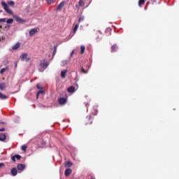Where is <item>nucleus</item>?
<instances>
[{
  "mask_svg": "<svg viewBox=\"0 0 179 179\" xmlns=\"http://www.w3.org/2000/svg\"><path fill=\"white\" fill-rule=\"evenodd\" d=\"M37 89H38V92L36 94V99H38V96H43V94L45 93L44 92V87L41 85V84H37L36 85Z\"/></svg>",
  "mask_w": 179,
  "mask_h": 179,
  "instance_id": "obj_1",
  "label": "nucleus"
},
{
  "mask_svg": "<svg viewBox=\"0 0 179 179\" xmlns=\"http://www.w3.org/2000/svg\"><path fill=\"white\" fill-rule=\"evenodd\" d=\"M1 5H2L4 10H6V12L7 13H9V15H13V11L12 10H10V8H9V6H8L6 2L1 1Z\"/></svg>",
  "mask_w": 179,
  "mask_h": 179,
  "instance_id": "obj_2",
  "label": "nucleus"
},
{
  "mask_svg": "<svg viewBox=\"0 0 179 179\" xmlns=\"http://www.w3.org/2000/svg\"><path fill=\"white\" fill-rule=\"evenodd\" d=\"M25 169H26V165L23 164H19L17 165V170L19 173H23Z\"/></svg>",
  "mask_w": 179,
  "mask_h": 179,
  "instance_id": "obj_3",
  "label": "nucleus"
},
{
  "mask_svg": "<svg viewBox=\"0 0 179 179\" xmlns=\"http://www.w3.org/2000/svg\"><path fill=\"white\" fill-rule=\"evenodd\" d=\"M20 58L21 61H26V62H29V61H30V57H27V53H22Z\"/></svg>",
  "mask_w": 179,
  "mask_h": 179,
  "instance_id": "obj_4",
  "label": "nucleus"
},
{
  "mask_svg": "<svg viewBox=\"0 0 179 179\" xmlns=\"http://www.w3.org/2000/svg\"><path fill=\"white\" fill-rule=\"evenodd\" d=\"M65 1H62L57 7L56 10H62V8H64V6H65Z\"/></svg>",
  "mask_w": 179,
  "mask_h": 179,
  "instance_id": "obj_5",
  "label": "nucleus"
},
{
  "mask_svg": "<svg viewBox=\"0 0 179 179\" xmlns=\"http://www.w3.org/2000/svg\"><path fill=\"white\" fill-rule=\"evenodd\" d=\"M37 31H38V29H37V28L31 29L29 31V36H30L31 37H33V36H34V34H36V33H37Z\"/></svg>",
  "mask_w": 179,
  "mask_h": 179,
  "instance_id": "obj_6",
  "label": "nucleus"
},
{
  "mask_svg": "<svg viewBox=\"0 0 179 179\" xmlns=\"http://www.w3.org/2000/svg\"><path fill=\"white\" fill-rule=\"evenodd\" d=\"M10 173H11V175L13 176V177H15V176H17V173H19V172L17 171V169L13 168L10 171Z\"/></svg>",
  "mask_w": 179,
  "mask_h": 179,
  "instance_id": "obj_7",
  "label": "nucleus"
},
{
  "mask_svg": "<svg viewBox=\"0 0 179 179\" xmlns=\"http://www.w3.org/2000/svg\"><path fill=\"white\" fill-rule=\"evenodd\" d=\"M14 19L17 22V23H24L26 21L23 20L22 17H17V16H14Z\"/></svg>",
  "mask_w": 179,
  "mask_h": 179,
  "instance_id": "obj_8",
  "label": "nucleus"
},
{
  "mask_svg": "<svg viewBox=\"0 0 179 179\" xmlns=\"http://www.w3.org/2000/svg\"><path fill=\"white\" fill-rule=\"evenodd\" d=\"M68 73V70H63L61 71V78L65 79L66 76V73Z\"/></svg>",
  "mask_w": 179,
  "mask_h": 179,
  "instance_id": "obj_9",
  "label": "nucleus"
},
{
  "mask_svg": "<svg viewBox=\"0 0 179 179\" xmlns=\"http://www.w3.org/2000/svg\"><path fill=\"white\" fill-rule=\"evenodd\" d=\"M6 140V134H0V141H1V142H3V141Z\"/></svg>",
  "mask_w": 179,
  "mask_h": 179,
  "instance_id": "obj_10",
  "label": "nucleus"
},
{
  "mask_svg": "<svg viewBox=\"0 0 179 179\" xmlns=\"http://www.w3.org/2000/svg\"><path fill=\"white\" fill-rule=\"evenodd\" d=\"M18 48H20V43H17L15 45H14L13 47H12V50H17Z\"/></svg>",
  "mask_w": 179,
  "mask_h": 179,
  "instance_id": "obj_11",
  "label": "nucleus"
},
{
  "mask_svg": "<svg viewBox=\"0 0 179 179\" xmlns=\"http://www.w3.org/2000/svg\"><path fill=\"white\" fill-rule=\"evenodd\" d=\"M71 173H72V169H67L65 171L64 174H65L66 177H68L69 176L71 175Z\"/></svg>",
  "mask_w": 179,
  "mask_h": 179,
  "instance_id": "obj_12",
  "label": "nucleus"
},
{
  "mask_svg": "<svg viewBox=\"0 0 179 179\" xmlns=\"http://www.w3.org/2000/svg\"><path fill=\"white\" fill-rule=\"evenodd\" d=\"M59 102L60 103V104H65L66 103V99H65V98H60L59 99Z\"/></svg>",
  "mask_w": 179,
  "mask_h": 179,
  "instance_id": "obj_13",
  "label": "nucleus"
},
{
  "mask_svg": "<svg viewBox=\"0 0 179 179\" xmlns=\"http://www.w3.org/2000/svg\"><path fill=\"white\" fill-rule=\"evenodd\" d=\"M67 91L69 93H73L75 92V87L73 86H71L67 89Z\"/></svg>",
  "mask_w": 179,
  "mask_h": 179,
  "instance_id": "obj_14",
  "label": "nucleus"
},
{
  "mask_svg": "<svg viewBox=\"0 0 179 179\" xmlns=\"http://www.w3.org/2000/svg\"><path fill=\"white\" fill-rule=\"evenodd\" d=\"M0 99L1 100H6L8 99V96L6 95H3V94H2V92H0Z\"/></svg>",
  "mask_w": 179,
  "mask_h": 179,
  "instance_id": "obj_15",
  "label": "nucleus"
},
{
  "mask_svg": "<svg viewBox=\"0 0 179 179\" xmlns=\"http://www.w3.org/2000/svg\"><path fill=\"white\" fill-rule=\"evenodd\" d=\"M6 85L4 83H0V90H3L6 88Z\"/></svg>",
  "mask_w": 179,
  "mask_h": 179,
  "instance_id": "obj_16",
  "label": "nucleus"
},
{
  "mask_svg": "<svg viewBox=\"0 0 179 179\" xmlns=\"http://www.w3.org/2000/svg\"><path fill=\"white\" fill-rule=\"evenodd\" d=\"M48 5H52V3H55V0H46Z\"/></svg>",
  "mask_w": 179,
  "mask_h": 179,
  "instance_id": "obj_17",
  "label": "nucleus"
},
{
  "mask_svg": "<svg viewBox=\"0 0 179 179\" xmlns=\"http://www.w3.org/2000/svg\"><path fill=\"white\" fill-rule=\"evenodd\" d=\"M73 164H72V162H66L64 166L65 167L68 168V167H71Z\"/></svg>",
  "mask_w": 179,
  "mask_h": 179,
  "instance_id": "obj_18",
  "label": "nucleus"
},
{
  "mask_svg": "<svg viewBox=\"0 0 179 179\" xmlns=\"http://www.w3.org/2000/svg\"><path fill=\"white\" fill-rule=\"evenodd\" d=\"M6 23L10 24L13 23V19H12V18L8 19L6 21Z\"/></svg>",
  "mask_w": 179,
  "mask_h": 179,
  "instance_id": "obj_19",
  "label": "nucleus"
},
{
  "mask_svg": "<svg viewBox=\"0 0 179 179\" xmlns=\"http://www.w3.org/2000/svg\"><path fill=\"white\" fill-rule=\"evenodd\" d=\"M8 4L10 6H13V5H15V2L13 1H8Z\"/></svg>",
  "mask_w": 179,
  "mask_h": 179,
  "instance_id": "obj_20",
  "label": "nucleus"
},
{
  "mask_svg": "<svg viewBox=\"0 0 179 179\" xmlns=\"http://www.w3.org/2000/svg\"><path fill=\"white\" fill-rule=\"evenodd\" d=\"M85 50V45H82V46H81V52H80V54H84Z\"/></svg>",
  "mask_w": 179,
  "mask_h": 179,
  "instance_id": "obj_21",
  "label": "nucleus"
},
{
  "mask_svg": "<svg viewBox=\"0 0 179 179\" xmlns=\"http://www.w3.org/2000/svg\"><path fill=\"white\" fill-rule=\"evenodd\" d=\"M15 159H17V160H20V159H22V156L19 155H14Z\"/></svg>",
  "mask_w": 179,
  "mask_h": 179,
  "instance_id": "obj_22",
  "label": "nucleus"
},
{
  "mask_svg": "<svg viewBox=\"0 0 179 179\" xmlns=\"http://www.w3.org/2000/svg\"><path fill=\"white\" fill-rule=\"evenodd\" d=\"M145 3V0H139L138 5L141 6V5H143Z\"/></svg>",
  "mask_w": 179,
  "mask_h": 179,
  "instance_id": "obj_23",
  "label": "nucleus"
},
{
  "mask_svg": "<svg viewBox=\"0 0 179 179\" xmlns=\"http://www.w3.org/2000/svg\"><path fill=\"white\" fill-rule=\"evenodd\" d=\"M78 29H79V24H77L73 29V32L76 33V31L78 30Z\"/></svg>",
  "mask_w": 179,
  "mask_h": 179,
  "instance_id": "obj_24",
  "label": "nucleus"
},
{
  "mask_svg": "<svg viewBox=\"0 0 179 179\" xmlns=\"http://www.w3.org/2000/svg\"><path fill=\"white\" fill-rule=\"evenodd\" d=\"M26 149H27V145H22V150L23 152H26Z\"/></svg>",
  "mask_w": 179,
  "mask_h": 179,
  "instance_id": "obj_25",
  "label": "nucleus"
},
{
  "mask_svg": "<svg viewBox=\"0 0 179 179\" xmlns=\"http://www.w3.org/2000/svg\"><path fill=\"white\" fill-rule=\"evenodd\" d=\"M114 51H117V45L112 46V52H114Z\"/></svg>",
  "mask_w": 179,
  "mask_h": 179,
  "instance_id": "obj_26",
  "label": "nucleus"
},
{
  "mask_svg": "<svg viewBox=\"0 0 179 179\" xmlns=\"http://www.w3.org/2000/svg\"><path fill=\"white\" fill-rule=\"evenodd\" d=\"M79 6H85V3H83V1L80 0V1H79Z\"/></svg>",
  "mask_w": 179,
  "mask_h": 179,
  "instance_id": "obj_27",
  "label": "nucleus"
},
{
  "mask_svg": "<svg viewBox=\"0 0 179 179\" xmlns=\"http://www.w3.org/2000/svg\"><path fill=\"white\" fill-rule=\"evenodd\" d=\"M5 22H6V18L0 19V23H5Z\"/></svg>",
  "mask_w": 179,
  "mask_h": 179,
  "instance_id": "obj_28",
  "label": "nucleus"
},
{
  "mask_svg": "<svg viewBox=\"0 0 179 179\" xmlns=\"http://www.w3.org/2000/svg\"><path fill=\"white\" fill-rule=\"evenodd\" d=\"M11 160L14 162V163L16 162V157H15V155L11 157Z\"/></svg>",
  "mask_w": 179,
  "mask_h": 179,
  "instance_id": "obj_29",
  "label": "nucleus"
},
{
  "mask_svg": "<svg viewBox=\"0 0 179 179\" xmlns=\"http://www.w3.org/2000/svg\"><path fill=\"white\" fill-rule=\"evenodd\" d=\"M68 60H64L63 62H62V64L63 65H68Z\"/></svg>",
  "mask_w": 179,
  "mask_h": 179,
  "instance_id": "obj_30",
  "label": "nucleus"
},
{
  "mask_svg": "<svg viewBox=\"0 0 179 179\" xmlns=\"http://www.w3.org/2000/svg\"><path fill=\"white\" fill-rule=\"evenodd\" d=\"M6 71V69H1V70L0 71V73L2 75Z\"/></svg>",
  "mask_w": 179,
  "mask_h": 179,
  "instance_id": "obj_31",
  "label": "nucleus"
},
{
  "mask_svg": "<svg viewBox=\"0 0 179 179\" xmlns=\"http://www.w3.org/2000/svg\"><path fill=\"white\" fill-rule=\"evenodd\" d=\"M83 20H85V17H80V18H79V20H78V22H83Z\"/></svg>",
  "mask_w": 179,
  "mask_h": 179,
  "instance_id": "obj_32",
  "label": "nucleus"
},
{
  "mask_svg": "<svg viewBox=\"0 0 179 179\" xmlns=\"http://www.w3.org/2000/svg\"><path fill=\"white\" fill-rule=\"evenodd\" d=\"M55 54H57V48H55V50L53 51V55L52 58H54V55H55Z\"/></svg>",
  "mask_w": 179,
  "mask_h": 179,
  "instance_id": "obj_33",
  "label": "nucleus"
},
{
  "mask_svg": "<svg viewBox=\"0 0 179 179\" xmlns=\"http://www.w3.org/2000/svg\"><path fill=\"white\" fill-rule=\"evenodd\" d=\"M81 71L83 73H87V71L85 70V69H82Z\"/></svg>",
  "mask_w": 179,
  "mask_h": 179,
  "instance_id": "obj_34",
  "label": "nucleus"
},
{
  "mask_svg": "<svg viewBox=\"0 0 179 179\" xmlns=\"http://www.w3.org/2000/svg\"><path fill=\"white\" fill-rule=\"evenodd\" d=\"M1 167H5V164L0 163V169H1Z\"/></svg>",
  "mask_w": 179,
  "mask_h": 179,
  "instance_id": "obj_35",
  "label": "nucleus"
},
{
  "mask_svg": "<svg viewBox=\"0 0 179 179\" xmlns=\"http://www.w3.org/2000/svg\"><path fill=\"white\" fill-rule=\"evenodd\" d=\"M73 54H75V50H73L71 53V57H73Z\"/></svg>",
  "mask_w": 179,
  "mask_h": 179,
  "instance_id": "obj_36",
  "label": "nucleus"
},
{
  "mask_svg": "<svg viewBox=\"0 0 179 179\" xmlns=\"http://www.w3.org/2000/svg\"><path fill=\"white\" fill-rule=\"evenodd\" d=\"M3 131H5V128L0 129V131L3 132Z\"/></svg>",
  "mask_w": 179,
  "mask_h": 179,
  "instance_id": "obj_37",
  "label": "nucleus"
},
{
  "mask_svg": "<svg viewBox=\"0 0 179 179\" xmlns=\"http://www.w3.org/2000/svg\"><path fill=\"white\" fill-rule=\"evenodd\" d=\"M41 66H45V63H43V64H41Z\"/></svg>",
  "mask_w": 179,
  "mask_h": 179,
  "instance_id": "obj_38",
  "label": "nucleus"
},
{
  "mask_svg": "<svg viewBox=\"0 0 179 179\" xmlns=\"http://www.w3.org/2000/svg\"><path fill=\"white\" fill-rule=\"evenodd\" d=\"M0 124H5V122H0Z\"/></svg>",
  "mask_w": 179,
  "mask_h": 179,
  "instance_id": "obj_39",
  "label": "nucleus"
},
{
  "mask_svg": "<svg viewBox=\"0 0 179 179\" xmlns=\"http://www.w3.org/2000/svg\"><path fill=\"white\" fill-rule=\"evenodd\" d=\"M0 29H2V25H0Z\"/></svg>",
  "mask_w": 179,
  "mask_h": 179,
  "instance_id": "obj_40",
  "label": "nucleus"
},
{
  "mask_svg": "<svg viewBox=\"0 0 179 179\" xmlns=\"http://www.w3.org/2000/svg\"><path fill=\"white\" fill-rule=\"evenodd\" d=\"M92 179H94V178H92Z\"/></svg>",
  "mask_w": 179,
  "mask_h": 179,
  "instance_id": "obj_41",
  "label": "nucleus"
}]
</instances>
